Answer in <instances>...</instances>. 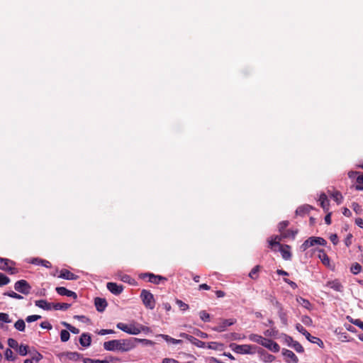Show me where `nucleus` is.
Listing matches in <instances>:
<instances>
[{
  "instance_id": "f257e3e1",
  "label": "nucleus",
  "mask_w": 363,
  "mask_h": 363,
  "mask_svg": "<svg viewBox=\"0 0 363 363\" xmlns=\"http://www.w3.org/2000/svg\"><path fill=\"white\" fill-rule=\"evenodd\" d=\"M135 347V340L132 339L113 340L104 343V347L107 351L128 352Z\"/></svg>"
},
{
  "instance_id": "f03ea898",
  "label": "nucleus",
  "mask_w": 363,
  "mask_h": 363,
  "mask_svg": "<svg viewBox=\"0 0 363 363\" xmlns=\"http://www.w3.org/2000/svg\"><path fill=\"white\" fill-rule=\"evenodd\" d=\"M281 238L279 236H275L274 238H272L269 240V247L272 250L276 251V247H279V250L280 251L281 256L284 259L289 260L291 258V253L290 252V246L289 245H282L279 243Z\"/></svg>"
},
{
  "instance_id": "7ed1b4c3",
  "label": "nucleus",
  "mask_w": 363,
  "mask_h": 363,
  "mask_svg": "<svg viewBox=\"0 0 363 363\" xmlns=\"http://www.w3.org/2000/svg\"><path fill=\"white\" fill-rule=\"evenodd\" d=\"M116 327L122 331L130 334V335H138L140 334V330L138 329V323L132 321L128 324L123 323H118Z\"/></svg>"
},
{
  "instance_id": "20e7f679",
  "label": "nucleus",
  "mask_w": 363,
  "mask_h": 363,
  "mask_svg": "<svg viewBox=\"0 0 363 363\" xmlns=\"http://www.w3.org/2000/svg\"><path fill=\"white\" fill-rule=\"evenodd\" d=\"M231 350L238 354H254L255 347L251 345H237L231 343L230 345Z\"/></svg>"
},
{
  "instance_id": "39448f33",
  "label": "nucleus",
  "mask_w": 363,
  "mask_h": 363,
  "mask_svg": "<svg viewBox=\"0 0 363 363\" xmlns=\"http://www.w3.org/2000/svg\"><path fill=\"white\" fill-rule=\"evenodd\" d=\"M315 245H325L326 241L320 237H311L301 245L300 248L301 251L304 252L310 247Z\"/></svg>"
},
{
  "instance_id": "423d86ee",
  "label": "nucleus",
  "mask_w": 363,
  "mask_h": 363,
  "mask_svg": "<svg viewBox=\"0 0 363 363\" xmlns=\"http://www.w3.org/2000/svg\"><path fill=\"white\" fill-rule=\"evenodd\" d=\"M140 298L146 308L153 309L155 306L154 296L150 291L143 289L140 294Z\"/></svg>"
},
{
  "instance_id": "0eeeda50",
  "label": "nucleus",
  "mask_w": 363,
  "mask_h": 363,
  "mask_svg": "<svg viewBox=\"0 0 363 363\" xmlns=\"http://www.w3.org/2000/svg\"><path fill=\"white\" fill-rule=\"evenodd\" d=\"M15 262L6 258L0 257V269L6 271L11 274L18 272V269L14 267Z\"/></svg>"
},
{
  "instance_id": "6e6552de",
  "label": "nucleus",
  "mask_w": 363,
  "mask_h": 363,
  "mask_svg": "<svg viewBox=\"0 0 363 363\" xmlns=\"http://www.w3.org/2000/svg\"><path fill=\"white\" fill-rule=\"evenodd\" d=\"M296 328L299 333L303 334L306 337V339L311 342L318 344L321 347L323 346V342L320 338L315 336H312L300 323H297L296 325Z\"/></svg>"
},
{
  "instance_id": "1a4fd4ad",
  "label": "nucleus",
  "mask_w": 363,
  "mask_h": 363,
  "mask_svg": "<svg viewBox=\"0 0 363 363\" xmlns=\"http://www.w3.org/2000/svg\"><path fill=\"white\" fill-rule=\"evenodd\" d=\"M14 289L19 293L28 295L30 291L31 286L26 280L21 279L15 283Z\"/></svg>"
},
{
  "instance_id": "9d476101",
  "label": "nucleus",
  "mask_w": 363,
  "mask_h": 363,
  "mask_svg": "<svg viewBox=\"0 0 363 363\" xmlns=\"http://www.w3.org/2000/svg\"><path fill=\"white\" fill-rule=\"evenodd\" d=\"M235 323V320L233 319H223L217 326L213 328L212 329L216 332H223L225 330L227 327L233 325Z\"/></svg>"
},
{
  "instance_id": "9b49d317",
  "label": "nucleus",
  "mask_w": 363,
  "mask_h": 363,
  "mask_svg": "<svg viewBox=\"0 0 363 363\" xmlns=\"http://www.w3.org/2000/svg\"><path fill=\"white\" fill-rule=\"evenodd\" d=\"M143 279L148 278V281L155 284H159L161 281H166L167 279L160 275H155L151 273H145L141 275Z\"/></svg>"
},
{
  "instance_id": "f8f14e48",
  "label": "nucleus",
  "mask_w": 363,
  "mask_h": 363,
  "mask_svg": "<svg viewBox=\"0 0 363 363\" xmlns=\"http://www.w3.org/2000/svg\"><path fill=\"white\" fill-rule=\"evenodd\" d=\"M282 354L285 357V361L287 363H298V359L296 355L291 350L283 349Z\"/></svg>"
},
{
  "instance_id": "ddd939ff",
  "label": "nucleus",
  "mask_w": 363,
  "mask_h": 363,
  "mask_svg": "<svg viewBox=\"0 0 363 363\" xmlns=\"http://www.w3.org/2000/svg\"><path fill=\"white\" fill-rule=\"evenodd\" d=\"M262 345L273 352H278L280 350L279 345L276 342L267 338H264Z\"/></svg>"
},
{
  "instance_id": "4468645a",
  "label": "nucleus",
  "mask_w": 363,
  "mask_h": 363,
  "mask_svg": "<svg viewBox=\"0 0 363 363\" xmlns=\"http://www.w3.org/2000/svg\"><path fill=\"white\" fill-rule=\"evenodd\" d=\"M56 291L60 296H66L68 297H72L74 299L77 298V295L75 292L68 290L65 287L59 286L55 289Z\"/></svg>"
},
{
  "instance_id": "2eb2a0df",
  "label": "nucleus",
  "mask_w": 363,
  "mask_h": 363,
  "mask_svg": "<svg viewBox=\"0 0 363 363\" xmlns=\"http://www.w3.org/2000/svg\"><path fill=\"white\" fill-rule=\"evenodd\" d=\"M107 289L115 295H119L123 290L122 285H118L113 282L107 283Z\"/></svg>"
},
{
  "instance_id": "dca6fc26",
  "label": "nucleus",
  "mask_w": 363,
  "mask_h": 363,
  "mask_svg": "<svg viewBox=\"0 0 363 363\" xmlns=\"http://www.w3.org/2000/svg\"><path fill=\"white\" fill-rule=\"evenodd\" d=\"M181 337H186L189 340H190L194 345L198 347L204 348L206 347V343L201 341L193 336H190L186 333L180 334Z\"/></svg>"
},
{
  "instance_id": "f3484780",
  "label": "nucleus",
  "mask_w": 363,
  "mask_h": 363,
  "mask_svg": "<svg viewBox=\"0 0 363 363\" xmlns=\"http://www.w3.org/2000/svg\"><path fill=\"white\" fill-rule=\"evenodd\" d=\"M326 286L330 287L334 291L342 292L343 291V286L338 279L329 281L326 284Z\"/></svg>"
},
{
  "instance_id": "a211bd4d",
  "label": "nucleus",
  "mask_w": 363,
  "mask_h": 363,
  "mask_svg": "<svg viewBox=\"0 0 363 363\" xmlns=\"http://www.w3.org/2000/svg\"><path fill=\"white\" fill-rule=\"evenodd\" d=\"M59 277L67 280H77L78 279L77 275L65 269L60 271Z\"/></svg>"
},
{
  "instance_id": "6ab92c4d",
  "label": "nucleus",
  "mask_w": 363,
  "mask_h": 363,
  "mask_svg": "<svg viewBox=\"0 0 363 363\" xmlns=\"http://www.w3.org/2000/svg\"><path fill=\"white\" fill-rule=\"evenodd\" d=\"M29 263L36 265H42L46 268H51V263L45 259H43L38 257L32 258L28 261Z\"/></svg>"
},
{
  "instance_id": "aec40b11",
  "label": "nucleus",
  "mask_w": 363,
  "mask_h": 363,
  "mask_svg": "<svg viewBox=\"0 0 363 363\" xmlns=\"http://www.w3.org/2000/svg\"><path fill=\"white\" fill-rule=\"evenodd\" d=\"M94 304L96 310L99 312H102L105 310L107 306V302L106 299L97 297L94 300Z\"/></svg>"
},
{
  "instance_id": "412c9836",
  "label": "nucleus",
  "mask_w": 363,
  "mask_h": 363,
  "mask_svg": "<svg viewBox=\"0 0 363 363\" xmlns=\"http://www.w3.org/2000/svg\"><path fill=\"white\" fill-rule=\"evenodd\" d=\"M35 305L46 311H50L53 308V304L45 300H37L35 301Z\"/></svg>"
},
{
  "instance_id": "4be33fe9",
  "label": "nucleus",
  "mask_w": 363,
  "mask_h": 363,
  "mask_svg": "<svg viewBox=\"0 0 363 363\" xmlns=\"http://www.w3.org/2000/svg\"><path fill=\"white\" fill-rule=\"evenodd\" d=\"M91 337L88 333H82L79 338V343L82 347H88L91 345Z\"/></svg>"
},
{
  "instance_id": "5701e85b",
  "label": "nucleus",
  "mask_w": 363,
  "mask_h": 363,
  "mask_svg": "<svg viewBox=\"0 0 363 363\" xmlns=\"http://www.w3.org/2000/svg\"><path fill=\"white\" fill-rule=\"evenodd\" d=\"M318 201L320 202V206L323 208V210L325 211H328L329 209V201L327 196L325 194H321Z\"/></svg>"
},
{
  "instance_id": "b1692460",
  "label": "nucleus",
  "mask_w": 363,
  "mask_h": 363,
  "mask_svg": "<svg viewBox=\"0 0 363 363\" xmlns=\"http://www.w3.org/2000/svg\"><path fill=\"white\" fill-rule=\"evenodd\" d=\"M311 209H312V207L309 205H303L300 207H298L296 211V213L299 216H304L310 212Z\"/></svg>"
},
{
  "instance_id": "393cba45",
  "label": "nucleus",
  "mask_w": 363,
  "mask_h": 363,
  "mask_svg": "<svg viewBox=\"0 0 363 363\" xmlns=\"http://www.w3.org/2000/svg\"><path fill=\"white\" fill-rule=\"evenodd\" d=\"M318 258L321 260L324 265H330V259L323 250H319Z\"/></svg>"
},
{
  "instance_id": "a878e982",
  "label": "nucleus",
  "mask_w": 363,
  "mask_h": 363,
  "mask_svg": "<svg viewBox=\"0 0 363 363\" xmlns=\"http://www.w3.org/2000/svg\"><path fill=\"white\" fill-rule=\"evenodd\" d=\"M289 339L291 342V344H289V346L292 347L297 352H303V347L298 342L294 340L291 337Z\"/></svg>"
},
{
  "instance_id": "bb28decb",
  "label": "nucleus",
  "mask_w": 363,
  "mask_h": 363,
  "mask_svg": "<svg viewBox=\"0 0 363 363\" xmlns=\"http://www.w3.org/2000/svg\"><path fill=\"white\" fill-rule=\"evenodd\" d=\"M206 345H207L206 347L208 349L218 350V351H221L223 347V345L222 343H218L216 342H211L206 343Z\"/></svg>"
},
{
  "instance_id": "cd10ccee",
  "label": "nucleus",
  "mask_w": 363,
  "mask_h": 363,
  "mask_svg": "<svg viewBox=\"0 0 363 363\" xmlns=\"http://www.w3.org/2000/svg\"><path fill=\"white\" fill-rule=\"evenodd\" d=\"M264 338L265 337H264L261 335H257V334H251L249 335L250 340H251L252 342L260 344L261 345H262Z\"/></svg>"
},
{
  "instance_id": "c85d7f7f",
  "label": "nucleus",
  "mask_w": 363,
  "mask_h": 363,
  "mask_svg": "<svg viewBox=\"0 0 363 363\" xmlns=\"http://www.w3.org/2000/svg\"><path fill=\"white\" fill-rule=\"evenodd\" d=\"M15 328L21 332H23L25 330L26 328V323L25 321L23 319L18 320L15 324H14Z\"/></svg>"
},
{
  "instance_id": "c756f323",
  "label": "nucleus",
  "mask_w": 363,
  "mask_h": 363,
  "mask_svg": "<svg viewBox=\"0 0 363 363\" xmlns=\"http://www.w3.org/2000/svg\"><path fill=\"white\" fill-rule=\"evenodd\" d=\"M331 197L337 202V204H340L343 200L342 194L336 191L330 194Z\"/></svg>"
},
{
  "instance_id": "7c9ffc66",
  "label": "nucleus",
  "mask_w": 363,
  "mask_h": 363,
  "mask_svg": "<svg viewBox=\"0 0 363 363\" xmlns=\"http://www.w3.org/2000/svg\"><path fill=\"white\" fill-rule=\"evenodd\" d=\"M261 267L259 265L255 266L249 273V277L252 279H257L258 278V272L260 270Z\"/></svg>"
},
{
  "instance_id": "2f4dec72",
  "label": "nucleus",
  "mask_w": 363,
  "mask_h": 363,
  "mask_svg": "<svg viewBox=\"0 0 363 363\" xmlns=\"http://www.w3.org/2000/svg\"><path fill=\"white\" fill-rule=\"evenodd\" d=\"M297 302L305 308L309 309L311 307V303L306 298L302 297H298L296 298Z\"/></svg>"
},
{
  "instance_id": "473e14b6",
  "label": "nucleus",
  "mask_w": 363,
  "mask_h": 363,
  "mask_svg": "<svg viewBox=\"0 0 363 363\" xmlns=\"http://www.w3.org/2000/svg\"><path fill=\"white\" fill-rule=\"evenodd\" d=\"M70 306L71 305L69 304V303H57L53 304V308L55 310L66 311L67 309H68L70 307Z\"/></svg>"
},
{
  "instance_id": "72a5a7b5",
  "label": "nucleus",
  "mask_w": 363,
  "mask_h": 363,
  "mask_svg": "<svg viewBox=\"0 0 363 363\" xmlns=\"http://www.w3.org/2000/svg\"><path fill=\"white\" fill-rule=\"evenodd\" d=\"M160 336L162 337L167 342H172V344H179V343L182 342L181 340H177V339L172 338L167 335L161 334V335H160Z\"/></svg>"
},
{
  "instance_id": "f704fd0d",
  "label": "nucleus",
  "mask_w": 363,
  "mask_h": 363,
  "mask_svg": "<svg viewBox=\"0 0 363 363\" xmlns=\"http://www.w3.org/2000/svg\"><path fill=\"white\" fill-rule=\"evenodd\" d=\"M279 316L280 318L281 323L284 325H287V324H288L287 315H286V313L283 311L281 308H280V310L279 311Z\"/></svg>"
},
{
  "instance_id": "c9c22d12",
  "label": "nucleus",
  "mask_w": 363,
  "mask_h": 363,
  "mask_svg": "<svg viewBox=\"0 0 363 363\" xmlns=\"http://www.w3.org/2000/svg\"><path fill=\"white\" fill-rule=\"evenodd\" d=\"M362 270V266L359 264V263H354L351 268H350V271L352 274H359Z\"/></svg>"
},
{
  "instance_id": "e433bc0d",
  "label": "nucleus",
  "mask_w": 363,
  "mask_h": 363,
  "mask_svg": "<svg viewBox=\"0 0 363 363\" xmlns=\"http://www.w3.org/2000/svg\"><path fill=\"white\" fill-rule=\"evenodd\" d=\"M30 354L32 357L31 359L35 362H38L43 358V355L36 350H34L33 352H30Z\"/></svg>"
},
{
  "instance_id": "4c0bfd02",
  "label": "nucleus",
  "mask_w": 363,
  "mask_h": 363,
  "mask_svg": "<svg viewBox=\"0 0 363 363\" xmlns=\"http://www.w3.org/2000/svg\"><path fill=\"white\" fill-rule=\"evenodd\" d=\"M176 303L179 306L181 311H186L189 308V306L186 303L183 302L182 301L179 299L176 300Z\"/></svg>"
},
{
  "instance_id": "58836bf2",
  "label": "nucleus",
  "mask_w": 363,
  "mask_h": 363,
  "mask_svg": "<svg viewBox=\"0 0 363 363\" xmlns=\"http://www.w3.org/2000/svg\"><path fill=\"white\" fill-rule=\"evenodd\" d=\"M18 352L19 354L21 356L26 355L28 352V346L24 345H21L18 347Z\"/></svg>"
},
{
  "instance_id": "ea45409f",
  "label": "nucleus",
  "mask_w": 363,
  "mask_h": 363,
  "mask_svg": "<svg viewBox=\"0 0 363 363\" xmlns=\"http://www.w3.org/2000/svg\"><path fill=\"white\" fill-rule=\"evenodd\" d=\"M132 340H135V342H142L145 345H147V346H152L155 344V342L153 341L147 340V339L132 338Z\"/></svg>"
},
{
  "instance_id": "a19ab883",
  "label": "nucleus",
  "mask_w": 363,
  "mask_h": 363,
  "mask_svg": "<svg viewBox=\"0 0 363 363\" xmlns=\"http://www.w3.org/2000/svg\"><path fill=\"white\" fill-rule=\"evenodd\" d=\"M200 318L204 322L210 321V315L206 311H201L199 312Z\"/></svg>"
},
{
  "instance_id": "79ce46f5",
  "label": "nucleus",
  "mask_w": 363,
  "mask_h": 363,
  "mask_svg": "<svg viewBox=\"0 0 363 363\" xmlns=\"http://www.w3.org/2000/svg\"><path fill=\"white\" fill-rule=\"evenodd\" d=\"M10 279L2 273H0V286L8 284Z\"/></svg>"
},
{
  "instance_id": "37998d69",
  "label": "nucleus",
  "mask_w": 363,
  "mask_h": 363,
  "mask_svg": "<svg viewBox=\"0 0 363 363\" xmlns=\"http://www.w3.org/2000/svg\"><path fill=\"white\" fill-rule=\"evenodd\" d=\"M357 182L359 184L355 186V189L357 191H362L363 190V186L361 184H363V174L359 175L357 178Z\"/></svg>"
},
{
  "instance_id": "c03bdc74",
  "label": "nucleus",
  "mask_w": 363,
  "mask_h": 363,
  "mask_svg": "<svg viewBox=\"0 0 363 363\" xmlns=\"http://www.w3.org/2000/svg\"><path fill=\"white\" fill-rule=\"evenodd\" d=\"M69 333L66 330H62L60 333V339L62 342H67L69 339Z\"/></svg>"
},
{
  "instance_id": "a18cd8bd",
  "label": "nucleus",
  "mask_w": 363,
  "mask_h": 363,
  "mask_svg": "<svg viewBox=\"0 0 363 363\" xmlns=\"http://www.w3.org/2000/svg\"><path fill=\"white\" fill-rule=\"evenodd\" d=\"M297 233V231H293L291 230H285L281 233V236L283 238H289L291 237L292 238H295L296 234Z\"/></svg>"
},
{
  "instance_id": "49530a36",
  "label": "nucleus",
  "mask_w": 363,
  "mask_h": 363,
  "mask_svg": "<svg viewBox=\"0 0 363 363\" xmlns=\"http://www.w3.org/2000/svg\"><path fill=\"white\" fill-rule=\"evenodd\" d=\"M84 363H109L107 360H99V359H92L90 358H84L83 359Z\"/></svg>"
},
{
  "instance_id": "de8ad7c7",
  "label": "nucleus",
  "mask_w": 363,
  "mask_h": 363,
  "mask_svg": "<svg viewBox=\"0 0 363 363\" xmlns=\"http://www.w3.org/2000/svg\"><path fill=\"white\" fill-rule=\"evenodd\" d=\"M63 325L72 333L74 334H78L79 333V330L72 325H71L69 323H63Z\"/></svg>"
},
{
  "instance_id": "09e8293b",
  "label": "nucleus",
  "mask_w": 363,
  "mask_h": 363,
  "mask_svg": "<svg viewBox=\"0 0 363 363\" xmlns=\"http://www.w3.org/2000/svg\"><path fill=\"white\" fill-rule=\"evenodd\" d=\"M4 296H8L9 297L16 298V299H22L23 296L14 291H10V292H5L4 294Z\"/></svg>"
},
{
  "instance_id": "8fccbe9b",
  "label": "nucleus",
  "mask_w": 363,
  "mask_h": 363,
  "mask_svg": "<svg viewBox=\"0 0 363 363\" xmlns=\"http://www.w3.org/2000/svg\"><path fill=\"white\" fill-rule=\"evenodd\" d=\"M40 318H41V316L39 315H28L26 318V320L27 323H32V322L36 321L38 320H40Z\"/></svg>"
},
{
  "instance_id": "3c124183",
  "label": "nucleus",
  "mask_w": 363,
  "mask_h": 363,
  "mask_svg": "<svg viewBox=\"0 0 363 363\" xmlns=\"http://www.w3.org/2000/svg\"><path fill=\"white\" fill-rule=\"evenodd\" d=\"M0 321L4 323H11V320L9 318V315L5 313H0Z\"/></svg>"
},
{
  "instance_id": "603ef678",
  "label": "nucleus",
  "mask_w": 363,
  "mask_h": 363,
  "mask_svg": "<svg viewBox=\"0 0 363 363\" xmlns=\"http://www.w3.org/2000/svg\"><path fill=\"white\" fill-rule=\"evenodd\" d=\"M289 223L287 220L282 221L279 224V230L282 233L285 231L286 228L289 225Z\"/></svg>"
},
{
  "instance_id": "864d4df0",
  "label": "nucleus",
  "mask_w": 363,
  "mask_h": 363,
  "mask_svg": "<svg viewBox=\"0 0 363 363\" xmlns=\"http://www.w3.org/2000/svg\"><path fill=\"white\" fill-rule=\"evenodd\" d=\"M275 359V357L270 354H266L263 355V360L265 362H272Z\"/></svg>"
},
{
  "instance_id": "5fc2aeb1",
  "label": "nucleus",
  "mask_w": 363,
  "mask_h": 363,
  "mask_svg": "<svg viewBox=\"0 0 363 363\" xmlns=\"http://www.w3.org/2000/svg\"><path fill=\"white\" fill-rule=\"evenodd\" d=\"M8 345L11 348L13 349L17 348L18 345V342L13 338H9L8 340Z\"/></svg>"
},
{
  "instance_id": "6e6d98bb",
  "label": "nucleus",
  "mask_w": 363,
  "mask_h": 363,
  "mask_svg": "<svg viewBox=\"0 0 363 363\" xmlns=\"http://www.w3.org/2000/svg\"><path fill=\"white\" fill-rule=\"evenodd\" d=\"M13 351L11 349H6L5 352V358L8 360H13L14 358L13 357Z\"/></svg>"
},
{
  "instance_id": "4d7b16f0",
  "label": "nucleus",
  "mask_w": 363,
  "mask_h": 363,
  "mask_svg": "<svg viewBox=\"0 0 363 363\" xmlns=\"http://www.w3.org/2000/svg\"><path fill=\"white\" fill-rule=\"evenodd\" d=\"M138 329L140 330V333L142 332L145 333H149L151 332V330L150 328H148L147 326H144L140 323H138Z\"/></svg>"
},
{
  "instance_id": "13d9d810",
  "label": "nucleus",
  "mask_w": 363,
  "mask_h": 363,
  "mask_svg": "<svg viewBox=\"0 0 363 363\" xmlns=\"http://www.w3.org/2000/svg\"><path fill=\"white\" fill-rule=\"evenodd\" d=\"M67 357L70 359L77 360L79 358L80 354L77 352H69L67 354Z\"/></svg>"
},
{
  "instance_id": "bf43d9fd",
  "label": "nucleus",
  "mask_w": 363,
  "mask_h": 363,
  "mask_svg": "<svg viewBox=\"0 0 363 363\" xmlns=\"http://www.w3.org/2000/svg\"><path fill=\"white\" fill-rule=\"evenodd\" d=\"M120 279L123 282H128L130 283V281L133 280V279L127 274H122L120 276Z\"/></svg>"
},
{
  "instance_id": "052dcab7",
  "label": "nucleus",
  "mask_w": 363,
  "mask_h": 363,
  "mask_svg": "<svg viewBox=\"0 0 363 363\" xmlns=\"http://www.w3.org/2000/svg\"><path fill=\"white\" fill-rule=\"evenodd\" d=\"M40 327L43 329H48V330H50L52 328V325L48 321L42 322L40 323Z\"/></svg>"
},
{
  "instance_id": "680f3d73",
  "label": "nucleus",
  "mask_w": 363,
  "mask_h": 363,
  "mask_svg": "<svg viewBox=\"0 0 363 363\" xmlns=\"http://www.w3.org/2000/svg\"><path fill=\"white\" fill-rule=\"evenodd\" d=\"M284 281L294 289H296L298 287L297 284L294 281H292L289 279L285 278L284 279Z\"/></svg>"
},
{
  "instance_id": "e2e57ef3",
  "label": "nucleus",
  "mask_w": 363,
  "mask_h": 363,
  "mask_svg": "<svg viewBox=\"0 0 363 363\" xmlns=\"http://www.w3.org/2000/svg\"><path fill=\"white\" fill-rule=\"evenodd\" d=\"M352 208L357 213H359L362 211L361 206L357 203H352Z\"/></svg>"
},
{
  "instance_id": "0e129e2a",
  "label": "nucleus",
  "mask_w": 363,
  "mask_h": 363,
  "mask_svg": "<svg viewBox=\"0 0 363 363\" xmlns=\"http://www.w3.org/2000/svg\"><path fill=\"white\" fill-rule=\"evenodd\" d=\"M302 322L306 325H311L312 323V320L310 317L305 315L302 318Z\"/></svg>"
},
{
  "instance_id": "69168bd1",
  "label": "nucleus",
  "mask_w": 363,
  "mask_h": 363,
  "mask_svg": "<svg viewBox=\"0 0 363 363\" xmlns=\"http://www.w3.org/2000/svg\"><path fill=\"white\" fill-rule=\"evenodd\" d=\"M330 240L334 245H337L338 242V238L336 234H332L330 236Z\"/></svg>"
},
{
  "instance_id": "338daca9",
  "label": "nucleus",
  "mask_w": 363,
  "mask_h": 363,
  "mask_svg": "<svg viewBox=\"0 0 363 363\" xmlns=\"http://www.w3.org/2000/svg\"><path fill=\"white\" fill-rule=\"evenodd\" d=\"M162 363H179V361L172 358H164L162 359Z\"/></svg>"
},
{
  "instance_id": "774afa93",
  "label": "nucleus",
  "mask_w": 363,
  "mask_h": 363,
  "mask_svg": "<svg viewBox=\"0 0 363 363\" xmlns=\"http://www.w3.org/2000/svg\"><path fill=\"white\" fill-rule=\"evenodd\" d=\"M353 324L357 325V327H359V328H361L362 330H363V322L361 321L359 319H357L355 320L354 322H353Z\"/></svg>"
}]
</instances>
